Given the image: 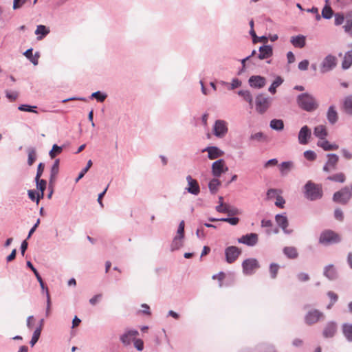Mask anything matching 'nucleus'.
Masks as SVG:
<instances>
[{
    "label": "nucleus",
    "instance_id": "f257e3e1",
    "mask_svg": "<svg viewBox=\"0 0 352 352\" xmlns=\"http://www.w3.org/2000/svg\"><path fill=\"white\" fill-rule=\"evenodd\" d=\"M296 102L298 107L308 112H311L318 107L316 98L308 93H303L297 96Z\"/></svg>",
    "mask_w": 352,
    "mask_h": 352
},
{
    "label": "nucleus",
    "instance_id": "f03ea898",
    "mask_svg": "<svg viewBox=\"0 0 352 352\" xmlns=\"http://www.w3.org/2000/svg\"><path fill=\"white\" fill-rule=\"evenodd\" d=\"M304 194L305 197L310 201L320 199L323 195L322 186L308 181L304 186Z\"/></svg>",
    "mask_w": 352,
    "mask_h": 352
},
{
    "label": "nucleus",
    "instance_id": "7ed1b4c3",
    "mask_svg": "<svg viewBox=\"0 0 352 352\" xmlns=\"http://www.w3.org/2000/svg\"><path fill=\"white\" fill-rule=\"evenodd\" d=\"M352 197V185L345 186L340 190L336 192L333 196V201L342 204H346Z\"/></svg>",
    "mask_w": 352,
    "mask_h": 352
},
{
    "label": "nucleus",
    "instance_id": "20e7f679",
    "mask_svg": "<svg viewBox=\"0 0 352 352\" xmlns=\"http://www.w3.org/2000/svg\"><path fill=\"white\" fill-rule=\"evenodd\" d=\"M340 240L341 239L338 234L331 230H326L320 234L319 243L324 245H328L339 243Z\"/></svg>",
    "mask_w": 352,
    "mask_h": 352
},
{
    "label": "nucleus",
    "instance_id": "39448f33",
    "mask_svg": "<svg viewBox=\"0 0 352 352\" xmlns=\"http://www.w3.org/2000/svg\"><path fill=\"white\" fill-rule=\"evenodd\" d=\"M271 104V99L265 96L264 94H258L256 97L255 105L256 110L261 114L264 113L270 107Z\"/></svg>",
    "mask_w": 352,
    "mask_h": 352
},
{
    "label": "nucleus",
    "instance_id": "423d86ee",
    "mask_svg": "<svg viewBox=\"0 0 352 352\" xmlns=\"http://www.w3.org/2000/svg\"><path fill=\"white\" fill-rule=\"evenodd\" d=\"M228 131V122L223 120H217L212 128L214 136L218 138H224Z\"/></svg>",
    "mask_w": 352,
    "mask_h": 352
},
{
    "label": "nucleus",
    "instance_id": "0eeeda50",
    "mask_svg": "<svg viewBox=\"0 0 352 352\" xmlns=\"http://www.w3.org/2000/svg\"><path fill=\"white\" fill-rule=\"evenodd\" d=\"M242 267L244 274L252 275L260 267V265L256 258H250L243 261Z\"/></svg>",
    "mask_w": 352,
    "mask_h": 352
},
{
    "label": "nucleus",
    "instance_id": "6e6552de",
    "mask_svg": "<svg viewBox=\"0 0 352 352\" xmlns=\"http://www.w3.org/2000/svg\"><path fill=\"white\" fill-rule=\"evenodd\" d=\"M211 170L212 175L218 178L228 170V167L223 159H219L212 164Z\"/></svg>",
    "mask_w": 352,
    "mask_h": 352
},
{
    "label": "nucleus",
    "instance_id": "1a4fd4ad",
    "mask_svg": "<svg viewBox=\"0 0 352 352\" xmlns=\"http://www.w3.org/2000/svg\"><path fill=\"white\" fill-rule=\"evenodd\" d=\"M336 56L329 54L322 60L320 65V72L322 74L331 71L336 66Z\"/></svg>",
    "mask_w": 352,
    "mask_h": 352
},
{
    "label": "nucleus",
    "instance_id": "9d476101",
    "mask_svg": "<svg viewBox=\"0 0 352 352\" xmlns=\"http://www.w3.org/2000/svg\"><path fill=\"white\" fill-rule=\"evenodd\" d=\"M138 335L139 332L135 329H126L124 333L120 336V340L124 346H129Z\"/></svg>",
    "mask_w": 352,
    "mask_h": 352
},
{
    "label": "nucleus",
    "instance_id": "9b49d317",
    "mask_svg": "<svg viewBox=\"0 0 352 352\" xmlns=\"http://www.w3.org/2000/svg\"><path fill=\"white\" fill-rule=\"evenodd\" d=\"M324 318V314L318 309H312L307 312L305 316V322L306 324L311 325L316 323L320 318Z\"/></svg>",
    "mask_w": 352,
    "mask_h": 352
},
{
    "label": "nucleus",
    "instance_id": "f8f14e48",
    "mask_svg": "<svg viewBox=\"0 0 352 352\" xmlns=\"http://www.w3.org/2000/svg\"><path fill=\"white\" fill-rule=\"evenodd\" d=\"M241 250L236 246H229L225 250L226 260L228 263H234L241 254Z\"/></svg>",
    "mask_w": 352,
    "mask_h": 352
},
{
    "label": "nucleus",
    "instance_id": "ddd939ff",
    "mask_svg": "<svg viewBox=\"0 0 352 352\" xmlns=\"http://www.w3.org/2000/svg\"><path fill=\"white\" fill-rule=\"evenodd\" d=\"M275 221L277 225L283 230L286 234H290L293 232V230L288 229L289 221L285 214H278L275 216Z\"/></svg>",
    "mask_w": 352,
    "mask_h": 352
},
{
    "label": "nucleus",
    "instance_id": "4468645a",
    "mask_svg": "<svg viewBox=\"0 0 352 352\" xmlns=\"http://www.w3.org/2000/svg\"><path fill=\"white\" fill-rule=\"evenodd\" d=\"M311 137V131L308 126H303L299 131L298 135V142L302 145H305L309 143V140Z\"/></svg>",
    "mask_w": 352,
    "mask_h": 352
},
{
    "label": "nucleus",
    "instance_id": "2eb2a0df",
    "mask_svg": "<svg viewBox=\"0 0 352 352\" xmlns=\"http://www.w3.org/2000/svg\"><path fill=\"white\" fill-rule=\"evenodd\" d=\"M186 181L188 187L186 188V190L192 195H197L200 192V187L197 181L190 175L186 177Z\"/></svg>",
    "mask_w": 352,
    "mask_h": 352
},
{
    "label": "nucleus",
    "instance_id": "dca6fc26",
    "mask_svg": "<svg viewBox=\"0 0 352 352\" xmlns=\"http://www.w3.org/2000/svg\"><path fill=\"white\" fill-rule=\"evenodd\" d=\"M328 160L323 167V170L325 172H330L336 168V165L339 160V157L334 153L327 154Z\"/></svg>",
    "mask_w": 352,
    "mask_h": 352
},
{
    "label": "nucleus",
    "instance_id": "f3484780",
    "mask_svg": "<svg viewBox=\"0 0 352 352\" xmlns=\"http://www.w3.org/2000/svg\"><path fill=\"white\" fill-rule=\"evenodd\" d=\"M238 242L248 246H254L258 243V234L256 233L247 234L238 239Z\"/></svg>",
    "mask_w": 352,
    "mask_h": 352
},
{
    "label": "nucleus",
    "instance_id": "a211bd4d",
    "mask_svg": "<svg viewBox=\"0 0 352 352\" xmlns=\"http://www.w3.org/2000/svg\"><path fill=\"white\" fill-rule=\"evenodd\" d=\"M248 83L253 88L261 89L265 85L266 79L261 76H252L248 80Z\"/></svg>",
    "mask_w": 352,
    "mask_h": 352
},
{
    "label": "nucleus",
    "instance_id": "6ab92c4d",
    "mask_svg": "<svg viewBox=\"0 0 352 352\" xmlns=\"http://www.w3.org/2000/svg\"><path fill=\"white\" fill-rule=\"evenodd\" d=\"M202 152H208V157L210 160H215L223 155L224 152L217 146H208L203 149Z\"/></svg>",
    "mask_w": 352,
    "mask_h": 352
},
{
    "label": "nucleus",
    "instance_id": "aec40b11",
    "mask_svg": "<svg viewBox=\"0 0 352 352\" xmlns=\"http://www.w3.org/2000/svg\"><path fill=\"white\" fill-rule=\"evenodd\" d=\"M258 58L260 60L267 59L273 55V48L271 45H264L259 47Z\"/></svg>",
    "mask_w": 352,
    "mask_h": 352
},
{
    "label": "nucleus",
    "instance_id": "412c9836",
    "mask_svg": "<svg viewBox=\"0 0 352 352\" xmlns=\"http://www.w3.org/2000/svg\"><path fill=\"white\" fill-rule=\"evenodd\" d=\"M336 331V324L333 322H329L325 326L322 334L324 338H331Z\"/></svg>",
    "mask_w": 352,
    "mask_h": 352
},
{
    "label": "nucleus",
    "instance_id": "4be33fe9",
    "mask_svg": "<svg viewBox=\"0 0 352 352\" xmlns=\"http://www.w3.org/2000/svg\"><path fill=\"white\" fill-rule=\"evenodd\" d=\"M59 164H60V160L59 159L55 160V161L51 168V170H50V181H49L50 184H52L56 179V176L59 172Z\"/></svg>",
    "mask_w": 352,
    "mask_h": 352
},
{
    "label": "nucleus",
    "instance_id": "5701e85b",
    "mask_svg": "<svg viewBox=\"0 0 352 352\" xmlns=\"http://www.w3.org/2000/svg\"><path fill=\"white\" fill-rule=\"evenodd\" d=\"M323 274L331 280H335L337 278V272L333 265H329L324 267Z\"/></svg>",
    "mask_w": 352,
    "mask_h": 352
},
{
    "label": "nucleus",
    "instance_id": "b1692460",
    "mask_svg": "<svg viewBox=\"0 0 352 352\" xmlns=\"http://www.w3.org/2000/svg\"><path fill=\"white\" fill-rule=\"evenodd\" d=\"M290 42L292 44L298 48H302L306 44V38L303 35H298L291 37Z\"/></svg>",
    "mask_w": 352,
    "mask_h": 352
},
{
    "label": "nucleus",
    "instance_id": "393cba45",
    "mask_svg": "<svg viewBox=\"0 0 352 352\" xmlns=\"http://www.w3.org/2000/svg\"><path fill=\"white\" fill-rule=\"evenodd\" d=\"M314 135L318 138L321 140H324L328 135L327 131L326 129L325 126L324 125H318L314 128Z\"/></svg>",
    "mask_w": 352,
    "mask_h": 352
},
{
    "label": "nucleus",
    "instance_id": "a878e982",
    "mask_svg": "<svg viewBox=\"0 0 352 352\" xmlns=\"http://www.w3.org/2000/svg\"><path fill=\"white\" fill-rule=\"evenodd\" d=\"M327 118L331 124H334L338 121V116L334 106H330L329 107L327 113Z\"/></svg>",
    "mask_w": 352,
    "mask_h": 352
},
{
    "label": "nucleus",
    "instance_id": "bb28decb",
    "mask_svg": "<svg viewBox=\"0 0 352 352\" xmlns=\"http://www.w3.org/2000/svg\"><path fill=\"white\" fill-rule=\"evenodd\" d=\"M317 145L322 148L324 151H333L338 148V145L335 144H331L328 140H321L317 142Z\"/></svg>",
    "mask_w": 352,
    "mask_h": 352
},
{
    "label": "nucleus",
    "instance_id": "cd10ccee",
    "mask_svg": "<svg viewBox=\"0 0 352 352\" xmlns=\"http://www.w3.org/2000/svg\"><path fill=\"white\" fill-rule=\"evenodd\" d=\"M221 185V182L218 179L217 177L212 179L208 183V188L211 194L214 195L219 190V186Z\"/></svg>",
    "mask_w": 352,
    "mask_h": 352
},
{
    "label": "nucleus",
    "instance_id": "c85d7f7f",
    "mask_svg": "<svg viewBox=\"0 0 352 352\" xmlns=\"http://www.w3.org/2000/svg\"><path fill=\"white\" fill-rule=\"evenodd\" d=\"M184 239L183 237L175 236L170 244V251L174 252L182 248L184 245Z\"/></svg>",
    "mask_w": 352,
    "mask_h": 352
},
{
    "label": "nucleus",
    "instance_id": "c756f323",
    "mask_svg": "<svg viewBox=\"0 0 352 352\" xmlns=\"http://www.w3.org/2000/svg\"><path fill=\"white\" fill-rule=\"evenodd\" d=\"M50 30L49 28L43 25H37L36 29L35 30V34L36 35L40 34V36H38L37 39L41 40L43 37L47 36L50 33Z\"/></svg>",
    "mask_w": 352,
    "mask_h": 352
},
{
    "label": "nucleus",
    "instance_id": "7c9ffc66",
    "mask_svg": "<svg viewBox=\"0 0 352 352\" xmlns=\"http://www.w3.org/2000/svg\"><path fill=\"white\" fill-rule=\"evenodd\" d=\"M294 164L291 161L283 162L280 164V171L283 176L287 175L292 169Z\"/></svg>",
    "mask_w": 352,
    "mask_h": 352
},
{
    "label": "nucleus",
    "instance_id": "2f4dec72",
    "mask_svg": "<svg viewBox=\"0 0 352 352\" xmlns=\"http://www.w3.org/2000/svg\"><path fill=\"white\" fill-rule=\"evenodd\" d=\"M352 65V51H348L345 53L342 62V68L348 69Z\"/></svg>",
    "mask_w": 352,
    "mask_h": 352
},
{
    "label": "nucleus",
    "instance_id": "473e14b6",
    "mask_svg": "<svg viewBox=\"0 0 352 352\" xmlns=\"http://www.w3.org/2000/svg\"><path fill=\"white\" fill-rule=\"evenodd\" d=\"M283 251L284 254L291 259L296 258L298 256L296 248L292 246L285 247Z\"/></svg>",
    "mask_w": 352,
    "mask_h": 352
},
{
    "label": "nucleus",
    "instance_id": "72a5a7b5",
    "mask_svg": "<svg viewBox=\"0 0 352 352\" xmlns=\"http://www.w3.org/2000/svg\"><path fill=\"white\" fill-rule=\"evenodd\" d=\"M343 109L346 114L352 116V95H349L344 98Z\"/></svg>",
    "mask_w": 352,
    "mask_h": 352
},
{
    "label": "nucleus",
    "instance_id": "f704fd0d",
    "mask_svg": "<svg viewBox=\"0 0 352 352\" xmlns=\"http://www.w3.org/2000/svg\"><path fill=\"white\" fill-rule=\"evenodd\" d=\"M237 94L241 96L245 101L249 103L252 107L253 105V97L251 92L249 90H239Z\"/></svg>",
    "mask_w": 352,
    "mask_h": 352
},
{
    "label": "nucleus",
    "instance_id": "c9c22d12",
    "mask_svg": "<svg viewBox=\"0 0 352 352\" xmlns=\"http://www.w3.org/2000/svg\"><path fill=\"white\" fill-rule=\"evenodd\" d=\"M28 164L32 166L36 160L37 155L34 147L28 148Z\"/></svg>",
    "mask_w": 352,
    "mask_h": 352
},
{
    "label": "nucleus",
    "instance_id": "e433bc0d",
    "mask_svg": "<svg viewBox=\"0 0 352 352\" xmlns=\"http://www.w3.org/2000/svg\"><path fill=\"white\" fill-rule=\"evenodd\" d=\"M342 332L349 342H352V324L345 323L342 325Z\"/></svg>",
    "mask_w": 352,
    "mask_h": 352
},
{
    "label": "nucleus",
    "instance_id": "4c0bfd02",
    "mask_svg": "<svg viewBox=\"0 0 352 352\" xmlns=\"http://www.w3.org/2000/svg\"><path fill=\"white\" fill-rule=\"evenodd\" d=\"M344 30L346 33L352 37V14L348 13L346 15V23L343 26Z\"/></svg>",
    "mask_w": 352,
    "mask_h": 352
},
{
    "label": "nucleus",
    "instance_id": "58836bf2",
    "mask_svg": "<svg viewBox=\"0 0 352 352\" xmlns=\"http://www.w3.org/2000/svg\"><path fill=\"white\" fill-rule=\"evenodd\" d=\"M270 126L276 131H281L284 129V123L282 120L273 119L270 121Z\"/></svg>",
    "mask_w": 352,
    "mask_h": 352
},
{
    "label": "nucleus",
    "instance_id": "ea45409f",
    "mask_svg": "<svg viewBox=\"0 0 352 352\" xmlns=\"http://www.w3.org/2000/svg\"><path fill=\"white\" fill-rule=\"evenodd\" d=\"M283 80L281 78V77L278 76L272 83L268 89V91L272 94H275L276 91V88L279 87L283 83Z\"/></svg>",
    "mask_w": 352,
    "mask_h": 352
},
{
    "label": "nucleus",
    "instance_id": "a19ab883",
    "mask_svg": "<svg viewBox=\"0 0 352 352\" xmlns=\"http://www.w3.org/2000/svg\"><path fill=\"white\" fill-rule=\"evenodd\" d=\"M334 14L333 10L329 5H326L322 10V16L325 19H330Z\"/></svg>",
    "mask_w": 352,
    "mask_h": 352
},
{
    "label": "nucleus",
    "instance_id": "79ce46f5",
    "mask_svg": "<svg viewBox=\"0 0 352 352\" xmlns=\"http://www.w3.org/2000/svg\"><path fill=\"white\" fill-rule=\"evenodd\" d=\"M327 179L336 182L343 183L345 181V175L342 173H336L335 175L329 176Z\"/></svg>",
    "mask_w": 352,
    "mask_h": 352
},
{
    "label": "nucleus",
    "instance_id": "37998d69",
    "mask_svg": "<svg viewBox=\"0 0 352 352\" xmlns=\"http://www.w3.org/2000/svg\"><path fill=\"white\" fill-rule=\"evenodd\" d=\"M229 216H234L241 214V211L234 206L230 204H226V212Z\"/></svg>",
    "mask_w": 352,
    "mask_h": 352
},
{
    "label": "nucleus",
    "instance_id": "c03bdc74",
    "mask_svg": "<svg viewBox=\"0 0 352 352\" xmlns=\"http://www.w3.org/2000/svg\"><path fill=\"white\" fill-rule=\"evenodd\" d=\"M91 98H96L98 102H102L107 98V94L102 93L100 91H97L91 94Z\"/></svg>",
    "mask_w": 352,
    "mask_h": 352
},
{
    "label": "nucleus",
    "instance_id": "a18cd8bd",
    "mask_svg": "<svg viewBox=\"0 0 352 352\" xmlns=\"http://www.w3.org/2000/svg\"><path fill=\"white\" fill-rule=\"evenodd\" d=\"M334 24L336 26L342 25L346 20V16L342 12H336L333 15Z\"/></svg>",
    "mask_w": 352,
    "mask_h": 352
},
{
    "label": "nucleus",
    "instance_id": "49530a36",
    "mask_svg": "<svg viewBox=\"0 0 352 352\" xmlns=\"http://www.w3.org/2000/svg\"><path fill=\"white\" fill-rule=\"evenodd\" d=\"M92 161L91 160H88L86 166L80 171L78 177L76 179V183H77L80 179H82L84 175L87 173L89 168L92 166Z\"/></svg>",
    "mask_w": 352,
    "mask_h": 352
},
{
    "label": "nucleus",
    "instance_id": "de8ad7c7",
    "mask_svg": "<svg viewBox=\"0 0 352 352\" xmlns=\"http://www.w3.org/2000/svg\"><path fill=\"white\" fill-rule=\"evenodd\" d=\"M280 266L277 263H272L270 265V273L272 278L274 279L277 276V274Z\"/></svg>",
    "mask_w": 352,
    "mask_h": 352
},
{
    "label": "nucleus",
    "instance_id": "09e8293b",
    "mask_svg": "<svg viewBox=\"0 0 352 352\" xmlns=\"http://www.w3.org/2000/svg\"><path fill=\"white\" fill-rule=\"evenodd\" d=\"M63 151V147L59 146L57 144H54L52 148L49 152V155L51 158H54L57 155L60 154Z\"/></svg>",
    "mask_w": 352,
    "mask_h": 352
},
{
    "label": "nucleus",
    "instance_id": "8fccbe9b",
    "mask_svg": "<svg viewBox=\"0 0 352 352\" xmlns=\"http://www.w3.org/2000/svg\"><path fill=\"white\" fill-rule=\"evenodd\" d=\"M41 333V332L40 328H36L34 330L32 337V339L30 342L31 346H34L35 345V344L38 342V340L40 338Z\"/></svg>",
    "mask_w": 352,
    "mask_h": 352
},
{
    "label": "nucleus",
    "instance_id": "3c124183",
    "mask_svg": "<svg viewBox=\"0 0 352 352\" xmlns=\"http://www.w3.org/2000/svg\"><path fill=\"white\" fill-rule=\"evenodd\" d=\"M250 139L251 140L262 142L265 139V136L262 132H258V133L252 134L250 137Z\"/></svg>",
    "mask_w": 352,
    "mask_h": 352
},
{
    "label": "nucleus",
    "instance_id": "603ef678",
    "mask_svg": "<svg viewBox=\"0 0 352 352\" xmlns=\"http://www.w3.org/2000/svg\"><path fill=\"white\" fill-rule=\"evenodd\" d=\"M35 108H36V107L35 106H31L28 104H21L20 106H19L18 109L21 111L36 113V111L34 110V109Z\"/></svg>",
    "mask_w": 352,
    "mask_h": 352
},
{
    "label": "nucleus",
    "instance_id": "864d4df0",
    "mask_svg": "<svg viewBox=\"0 0 352 352\" xmlns=\"http://www.w3.org/2000/svg\"><path fill=\"white\" fill-rule=\"evenodd\" d=\"M36 188L39 191H45L46 188L47 182L44 179H41L40 178L38 180H35Z\"/></svg>",
    "mask_w": 352,
    "mask_h": 352
},
{
    "label": "nucleus",
    "instance_id": "5fc2aeb1",
    "mask_svg": "<svg viewBox=\"0 0 352 352\" xmlns=\"http://www.w3.org/2000/svg\"><path fill=\"white\" fill-rule=\"evenodd\" d=\"M304 157L310 161H313L316 158V154L314 151L308 150L304 152Z\"/></svg>",
    "mask_w": 352,
    "mask_h": 352
},
{
    "label": "nucleus",
    "instance_id": "6e6d98bb",
    "mask_svg": "<svg viewBox=\"0 0 352 352\" xmlns=\"http://www.w3.org/2000/svg\"><path fill=\"white\" fill-rule=\"evenodd\" d=\"M184 227H185L184 221H182L179 223L178 228H177V234H176L177 236H181V237L184 238Z\"/></svg>",
    "mask_w": 352,
    "mask_h": 352
},
{
    "label": "nucleus",
    "instance_id": "4d7b16f0",
    "mask_svg": "<svg viewBox=\"0 0 352 352\" xmlns=\"http://www.w3.org/2000/svg\"><path fill=\"white\" fill-rule=\"evenodd\" d=\"M46 297H47V307H46L45 315L47 317V316H49V315L50 314V307H51L50 296L48 289H46Z\"/></svg>",
    "mask_w": 352,
    "mask_h": 352
},
{
    "label": "nucleus",
    "instance_id": "13d9d810",
    "mask_svg": "<svg viewBox=\"0 0 352 352\" xmlns=\"http://www.w3.org/2000/svg\"><path fill=\"white\" fill-rule=\"evenodd\" d=\"M241 81L238 78H233L232 82L230 83V86L228 88L230 90H233L237 87H239L241 85Z\"/></svg>",
    "mask_w": 352,
    "mask_h": 352
},
{
    "label": "nucleus",
    "instance_id": "bf43d9fd",
    "mask_svg": "<svg viewBox=\"0 0 352 352\" xmlns=\"http://www.w3.org/2000/svg\"><path fill=\"white\" fill-rule=\"evenodd\" d=\"M43 170H44V164L41 162L39 163V164L38 165V167H37V171H36V177H35V180H38L39 178H41L43 173Z\"/></svg>",
    "mask_w": 352,
    "mask_h": 352
},
{
    "label": "nucleus",
    "instance_id": "052dcab7",
    "mask_svg": "<svg viewBox=\"0 0 352 352\" xmlns=\"http://www.w3.org/2000/svg\"><path fill=\"white\" fill-rule=\"evenodd\" d=\"M134 346L137 350L141 351L144 349V342L141 339H135L133 341Z\"/></svg>",
    "mask_w": 352,
    "mask_h": 352
},
{
    "label": "nucleus",
    "instance_id": "680f3d73",
    "mask_svg": "<svg viewBox=\"0 0 352 352\" xmlns=\"http://www.w3.org/2000/svg\"><path fill=\"white\" fill-rule=\"evenodd\" d=\"M334 217L337 220L340 221H343L344 214L342 210H340V208H336L334 211Z\"/></svg>",
    "mask_w": 352,
    "mask_h": 352
},
{
    "label": "nucleus",
    "instance_id": "e2e57ef3",
    "mask_svg": "<svg viewBox=\"0 0 352 352\" xmlns=\"http://www.w3.org/2000/svg\"><path fill=\"white\" fill-rule=\"evenodd\" d=\"M309 64L308 60H303L298 63V67L301 71H305L308 69Z\"/></svg>",
    "mask_w": 352,
    "mask_h": 352
},
{
    "label": "nucleus",
    "instance_id": "0e129e2a",
    "mask_svg": "<svg viewBox=\"0 0 352 352\" xmlns=\"http://www.w3.org/2000/svg\"><path fill=\"white\" fill-rule=\"evenodd\" d=\"M297 278L298 280L301 282H305L309 280V276L307 273L300 272L297 274Z\"/></svg>",
    "mask_w": 352,
    "mask_h": 352
},
{
    "label": "nucleus",
    "instance_id": "69168bd1",
    "mask_svg": "<svg viewBox=\"0 0 352 352\" xmlns=\"http://www.w3.org/2000/svg\"><path fill=\"white\" fill-rule=\"evenodd\" d=\"M285 203V199L283 197L278 195L276 197V201L275 202V205L280 208H284V204Z\"/></svg>",
    "mask_w": 352,
    "mask_h": 352
},
{
    "label": "nucleus",
    "instance_id": "338daca9",
    "mask_svg": "<svg viewBox=\"0 0 352 352\" xmlns=\"http://www.w3.org/2000/svg\"><path fill=\"white\" fill-rule=\"evenodd\" d=\"M278 160L276 158L271 159L268 161H267L264 164V168H267L270 166H274L277 165Z\"/></svg>",
    "mask_w": 352,
    "mask_h": 352
},
{
    "label": "nucleus",
    "instance_id": "774afa93",
    "mask_svg": "<svg viewBox=\"0 0 352 352\" xmlns=\"http://www.w3.org/2000/svg\"><path fill=\"white\" fill-rule=\"evenodd\" d=\"M327 296L331 299V302H332V304H334L338 300V295L331 291L327 292Z\"/></svg>",
    "mask_w": 352,
    "mask_h": 352
}]
</instances>
